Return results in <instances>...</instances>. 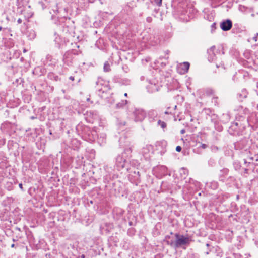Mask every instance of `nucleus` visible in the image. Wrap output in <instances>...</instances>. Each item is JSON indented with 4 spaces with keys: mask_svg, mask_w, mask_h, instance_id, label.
Instances as JSON below:
<instances>
[{
    "mask_svg": "<svg viewBox=\"0 0 258 258\" xmlns=\"http://www.w3.org/2000/svg\"><path fill=\"white\" fill-rule=\"evenodd\" d=\"M190 66V63L188 62H184L179 64L178 68L179 72L181 74H184L187 73L188 71Z\"/></svg>",
    "mask_w": 258,
    "mask_h": 258,
    "instance_id": "obj_3",
    "label": "nucleus"
},
{
    "mask_svg": "<svg viewBox=\"0 0 258 258\" xmlns=\"http://www.w3.org/2000/svg\"><path fill=\"white\" fill-rule=\"evenodd\" d=\"M232 26L231 21L230 20H227L225 21L222 22L220 24L221 28L224 31H228L230 30Z\"/></svg>",
    "mask_w": 258,
    "mask_h": 258,
    "instance_id": "obj_4",
    "label": "nucleus"
},
{
    "mask_svg": "<svg viewBox=\"0 0 258 258\" xmlns=\"http://www.w3.org/2000/svg\"><path fill=\"white\" fill-rule=\"evenodd\" d=\"M214 48H215V47L213 46V47H212L211 49H212Z\"/></svg>",
    "mask_w": 258,
    "mask_h": 258,
    "instance_id": "obj_19",
    "label": "nucleus"
},
{
    "mask_svg": "<svg viewBox=\"0 0 258 258\" xmlns=\"http://www.w3.org/2000/svg\"><path fill=\"white\" fill-rule=\"evenodd\" d=\"M21 22H22V20H21V19H19L18 20V23L20 24V23H21Z\"/></svg>",
    "mask_w": 258,
    "mask_h": 258,
    "instance_id": "obj_13",
    "label": "nucleus"
},
{
    "mask_svg": "<svg viewBox=\"0 0 258 258\" xmlns=\"http://www.w3.org/2000/svg\"><path fill=\"white\" fill-rule=\"evenodd\" d=\"M124 96L127 97V94L126 93H124Z\"/></svg>",
    "mask_w": 258,
    "mask_h": 258,
    "instance_id": "obj_16",
    "label": "nucleus"
},
{
    "mask_svg": "<svg viewBox=\"0 0 258 258\" xmlns=\"http://www.w3.org/2000/svg\"><path fill=\"white\" fill-rule=\"evenodd\" d=\"M2 29V27L1 26H0V30H1Z\"/></svg>",
    "mask_w": 258,
    "mask_h": 258,
    "instance_id": "obj_18",
    "label": "nucleus"
},
{
    "mask_svg": "<svg viewBox=\"0 0 258 258\" xmlns=\"http://www.w3.org/2000/svg\"><path fill=\"white\" fill-rule=\"evenodd\" d=\"M23 51H24V52H26V50H25V49H24Z\"/></svg>",
    "mask_w": 258,
    "mask_h": 258,
    "instance_id": "obj_21",
    "label": "nucleus"
},
{
    "mask_svg": "<svg viewBox=\"0 0 258 258\" xmlns=\"http://www.w3.org/2000/svg\"><path fill=\"white\" fill-rule=\"evenodd\" d=\"M70 79L72 80V81H73V80H74V78L73 77H72V76H71L70 77Z\"/></svg>",
    "mask_w": 258,
    "mask_h": 258,
    "instance_id": "obj_14",
    "label": "nucleus"
},
{
    "mask_svg": "<svg viewBox=\"0 0 258 258\" xmlns=\"http://www.w3.org/2000/svg\"><path fill=\"white\" fill-rule=\"evenodd\" d=\"M176 239L174 243L175 247H179L183 245L189 244L190 242V239L189 237H186L183 235L176 234Z\"/></svg>",
    "mask_w": 258,
    "mask_h": 258,
    "instance_id": "obj_1",
    "label": "nucleus"
},
{
    "mask_svg": "<svg viewBox=\"0 0 258 258\" xmlns=\"http://www.w3.org/2000/svg\"><path fill=\"white\" fill-rule=\"evenodd\" d=\"M127 103V101L126 100H122L121 102L116 104V107L117 108H121L125 106Z\"/></svg>",
    "mask_w": 258,
    "mask_h": 258,
    "instance_id": "obj_5",
    "label": "nucleus"
},
{
    "mask_svg": "<svg viewBox=\"0 0 258 258\" xmlns=\"http://www.w3.org/2000/svg\"><path fill=\"white\" fill-rule=\"evenodd\" d=\"M258 35V33L256 34V36L254 37L253 38V39L255 41H257V36Z\"/></svg>",
    "mask_w": 258,
    "mask_h": 258,
    "instance_id": "obj_11",
    "label": "nucleus"
},
{
    "mask_svg": "<svg viewBox=\"0 0 258 258\" xmlns=\"http://www.w3.org/2000/svg\"><path fill=\"white\" fill-rule=\"evenodd\" d=\"M19 187H20L21 189H23V186H22V183H20V184H19Z\"/></svg>",
    "mask_w": 258,
    "mask_h": 258,
    "instance_id": "obj_12",
    "label": "nucleus"
},
{
    "mask_svg": "<svg viewBox=\"0 0 258 258\" xmlns=\"http://www.w3.org/2000/svg\"><path fill=\"white\" fill-rule=\"evenodd\" d=\"M110 70V65L108 62H105L104 64V71L105 72H109Z\"/></svg>",
    "mask_w": 258,
    "mask_h": 258,
    "instance_id": "obj_6",
    "label": "nucleus"
},
{
    "mask_svg": "<svg viewBox=\"0 0 258 258\" xmlns=\"http://www.w3.org/2000/svg\"><path fill=\"white\" fill-rule=\"evenodd\" d=\"M14 245H14V244H13L11 245V247H14Z\"/></svg>",
    "mask_w": 258,
    "mask_h": 258,
    "instance_id": "obj_17",
    "label": "nucleus"
},
{
    "mask_svg": "<svg viewBox=\"0 0 258 258\" xmlns=\"http://www.w3.org/2000/svg\"><path fill=\"white\" fill-rule=\"evenodd\" d=\"M84 257H85V256H84V255H83L82 256V258H84Z\"/></svg>",
    "mask_w": 258,
    "mask_h": 258,
    "instance_id": "obj_20",
    "label": "nucleus"
},
{
    "mask_svg": "<svg viewBox=\"0 0 258 258\" xmlns=\"http://www.w3.org/2000/svg\"><path fill=\"white\" fill-rule=\"evenodd\" d=\"M155 3L158 6H160L162 4V0H154Z\"/></svg>",
    "mask_w": 258,
    "mask_h": 258,
    "instance_id": "obj_8",
    "label": "nucleus"
},
{
    "mask_svg": "<svg viewBox=\"0 0 258 258\" xmlns=\"http://www.w3.org/2000/svg\"><path fill=\"white\" fill-rule=\"evenodd\" d=\"M158 123L162 128H164L166 127V124L164 121H162L161 120H159Z\"/></svg>",
    "mask_w": 258,
    "mask_h": 258,
    "instance_id": "obj_7",
    "label": "nucleus"
},
{
    "mask_svg": "<svg viewBox=\"0 0 258 258\" xmlns=\"http://www.w3.org/2000/svg\"><path fill=\"white\" fill-rule=\"evenodd\" d=\"M185 133V130L183 129L181 131V134H184Z\"/></svg>",
    "mask_w": 258,
    "mask_h": 258,
    "instance_id": "obj_15",
    "label": "nucleus"
},
{
    "mask_svg": "<svg viewBox=\"0 0 258 258\" xmlns=\"http://www.w3.org/2000/svg\"><path fill=\"white\" fill-rule=\"evenodd\" d=\"M136 121H141L146 117V113L142 109H137L135 112Z\"/></svg>",
    "mask_w": 258,
    "mask_h": 258,
    "instance_id": "obj_2",
    "label": "nucleus"
},
{
    "mask_svg": "<svg viewBox=\"0 0 258 258\" xmlns=\"http://www.w3.org/2000/svg\"><path fill=\"white\" fill-rule=\"evenodd\" d=\"M181 147L179 146H178L176 147V150L177 151V152H180L181 151Z\"/></svg>",
    "mask_w": 258,
    "mask_h": 258,
    "instance_id": "obj_9",
    "label": "nucleus"
},
{
    "mask_svg": "<svg viewBox=\"0 0 258 258\" xmlns=\"http://www.w3.org/2000/svg\"><path fill=\"white\" fill-rule=\"evenodd\" d=\"M207 146L206 144H202V145H201V147L203 149H205V148H207Z\"/></svg>",
    "mask_w": 258,
    "mask_h": 258,
    "instance_id": "obj_10",
    "label": "nucleus"
}]
</instances>
